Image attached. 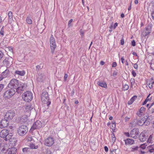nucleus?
I'll use <instances>...</instances> for the list:
<instances>
[{
    "mask_svg": "<svg viewBox=\"0 0 154 154\" xmlns=\"http://www.w3.org/2000/svg\"><path fill=\"white\" fill-rule=\"evenodd\" d=\"M41 99L42 102L44 104H47L49 106L51 104V102L49 101V98L48 92L43 91L41 94Z\"/></svg>",
    "mask_w": 154,
    "mask_h": 154,
    "instance_id": "obj_1",
    "label": "nucleus"
},
{
    "mask_svg": "<svg viewBox=\"0 0 154 154\" xmlns=\"http://www.w3.org/2000/svg\"><path fill=\"white\" fill-rule=\"evenodd\" d=\"M28 131L27 127L26 126L22 125L20 126L18 128L17 133L20 136H23L26 134Z\"/></svg>",
    "mask_w": 154,
    "mask_h": 154,
    "instance_id": "obj_2",
    "label": "nucleus"
},
{
    "mask_svg": "<svg viewBox=\"0 0 154 154\" xmlns=\"http://www.w3.org/2000/svg\"><path fill=\"white\" fill-rule=\"evenodd\" d=\"M23 98L26 102H29L32 99V94L29 91H27L23 94Z\"/></svg>",
    "mask_w": 154,
    "mask_h": 154,
    "instance_id": "obj_3",
    "label": "nucleus"
},
{
    "mask_svg": "<svg viewBox=\"0 0 154 154\" xmlns=\"http://www.w3.org/2000/svg\"><path fill=\"white\" fill-rule=\"evenodd\" d=\"M15 116V112L14 110H10L8 111L5 113L4 118L8 121L12 119Z\"/></svg>",
    "mask_w": 154,
    "mask_h": 154,
    "instance_id": "obj_4",
    "label": "nucleus"
},
{
    "mask_svg": "<svg viewBox=\"0 0 154 154\" xmlns=\"http://www.w3.org/2000/svg\"><path fill=\"white\" fill-rule=\"evenodd\" d=\"M15 90L14 89L11 88L10 89L6 91L4 94V97L5 98H10L15 93Z\"/></svg>",
    "mask_w": 154,
    "mask_h": 154,
    "instance_id": "obj_5",
    "label": "nucleus"
},
{
    "mask_svg": "<svg viewBox=\"0 0 154 154\" xmlns=\"http://www.w3.org/2000/svg\"><path fill=\"white\" fill-rule=\"evenodd\" d=\"M18 80L16 79H12L10 81V82L8 85V86L10 88L14 89L18 87Z\"/></svg>",
    "mask_w": 154,
    "mask_h": 154,
    "instance_id": "obj_6",
    "label": "nucleus"
},
{
    "mask_svg": "<svg viewBox=\"0 0 154 154\" xmlns=\"http://www.w3.org/2000/svg\"><path fill=\"white\" fill-rule=\"evenodd\" d=\"M54 140L52 137H48L44 140V144L48 146H52L54 143Z\"/></svg>",
    "mask_w": 154,
    "mask_h": 154,
    "instance_id": "obj_7",
    "label": "nucleus"
},
{
    "mask_svg": "<svg viewBox=\"0 0 154 154\" xmlns=\"http://www.w3.org/2000/svg\"><path fill=\"white\" fill-rule=\"evenodd\" d=\"M42 124L39 120H37L35 122L32 127L30 130L32 131L35 129H38L42 127Z\"/></svg>",
    "mask_w": 154,
    "mask_h": 154,
    "instance_id": "obj_8",
    "label": "nucleus"
},
{
    "mask_svg": "<svg viewBox=\"0 0 154 154\" xmlns=\"http://www.w3.org/2000/svg\"><path fill=\"white\" fill-rule=\"evenodd\" d=\"M139 134V129L138 128H134L130 132L131 137L135 139L137 138Z\"/></svg>",
    "mask_w": 154,
    "mask_h": 154,
    "instance_id": "obj_9",
    "label": "nucleus"
},
{
    "mask_svg": "<svg viewBox=\"0 0 154 154\" xmlns=\"http://www.w3.org/2000/svg\"><path fill=\"white\" fill-rule=\"evenodd\" d=\"M50 45L51 49L52 50H54L56 47L55 39L52 35L50 38Z\"/></svg>",
    "mask_w": 154,
    "mask_h": 154,
    "instance_id": "obj_10",
    "label": "nucleus"
},
{
    "mask_svg": "<svg viewBox=\"0 0 154 154\" xmlns=\"http://www.w3.org/2000/svg\"><path fill=\"white\" fill-rule=\"evenodd\" d=\"M8 121L5 119H2L0 122V128H4L6 127L8 125Z\"/></svg>",
    "mask_w": 154,
    "mask_h": 154,
    "instance_id": "obj_11",
    "label": "nucleus"
},
{
    "mask_svg": "<svg viewBox=\"0 0 154 154\" xmlns=\"http://www.w3.org/2000/svg\"><path fill=\"white\" fill-rule=\"evenodd\" d=\"M146 131H143L140 134L139 137V139L142 142H144L146 139Z\"/></svg>",
    "mask_w": 154,
    "mask_h": 154,
    "instance_id": "obj_12",
    "label": "nucleus"
},
{
    "mask_svg": "<svg viewBox=\"0 0 154 154\" xmlns=\"http://www.w3.org/2000/svg\"><path fill=\"white\" fill-rule=\"evenodd\" d=\"M8 131L5 129H3L0 133V136L2 138H6L8 133Z\"/></svg>",
    "mask_w": 154,
    "mask_h": 154,
    "instance_id": "obj_13",
    "label": "nucleus"
},
{
    "mask_svg": "<svg viewBox=\"0 0 154 154\" xmlns=\"http://www.w3.org/2000/svg\"><path fill=\"white\" fill-rule=\"evenodd\" d=\"M145 108L144 107H141L140 109L139 110V111L137 112V115L139 117H141L142 114L145 112Z\"/></svg>",
    "mask_w": 154,
    "mask_h": 154,
    "instance_id": "obj_14",
    "label": "nucleus"
},
{
    "mask_svg": "<svg viewBox=\"0 0 154 154\" xmlns=\"http://www.w3.org/2000/svg\"><path fill=\"white\" fill-rule=\"evenodd\" d=\"M17 150V149L14 147L9 148L8 151V154H15Z\"/></svg>",
    "mask_w": 154,
    "mask_h": 154,
    "instance_id": "obj_15",
    "label": "nucleus"
},
{
    "mask_svg": "<svg viewBox=\"0 0 154 154\" xmlns=\"http://www.w3.org/2000/svg\"><path fill=\"white\" fill-rule=\"evenodd\" d=\"M107 125H111L110 126V128L112 130V131L113 132H114L116 130V123L115 122H112V123L110 124L109 122H108L107 124Z\"/></svg>",
    "mask_w": 154,
    "mask_h": 154,
    "instance_id": "obj_16",
    "label": "nucleus"
},
{
    "mask_svg": "<svg viewBox=\"0 0 154 154\" xmlns=\"http://www.w3.org/2000/svg\"><path fill=\"white\" fill-rule=\"evenodd\" d=\"M125 141L126 145H131L134 143V140L129 138H128L127 140H125Z\"/></svg>",
    "mask_w": 154,
    "mask_h": 154,
    "instance_id": "obj_17",
    "label": "nucleus"
},
{
    "mask_svg": "<svg viewBox=\"0 0 154 154\" xmlns=\"http://www.w3.org/2000/svg\"><path fill=\"white\" fill-rule=\"evenodd\" d=\"M146 122V121L143 118H141L137 121V124L138 125L142 126Z\"/></svg>",
    "mask_w": 154,
    "mask_h": 154,
    "instance_id": "obj_18",
    "label": "nucleus"
},
{
    "mask_svg": "<svg viewBox=\"0 0 154 154\" xmlns=\"http://www.w3.org/2000/svg\"><path fill=\"white\" fill-rule=\"evenodd\" d=\"M145 35H147L150 33L151 30V27L150 26H148L145 28Z\"/></svg>",
    "mask_w": 154,
    "mask_h": 154,
    "instance_id": "obj_19",
    "label": "nucleus"
},
{
    "mask_svg": "<svg viewBox=\"0 0 154 154\" xmlns=\"http://www.w3.org/2000/svg\"><path fill=\"white\" fill-rule=\"evenodd\" d=\"M15 73L20 76H23L25 74V72L23 70L21 71L16 70L15 71Z\"/></svg>",
    "mask_w": 154,
    "mask_h": 154,
    "instance_id": "obj_20",
    "label": "nucleus"
},
{
    "mask_svg": "<svg viewBox=\"0 0 154 154\" xmlns=\"http://www.w3.org/2000/svg\"><path fill=\"white\" fill-rule=\"evenodd\" d=\"M90 143L91 149L93 150H94L96 149L97 147V145L95 144L94 142H91Z\"/></svg>",
    "mask_w": 154,
    "mask_h": 154,
    "instance_id": "obj_21",
    "label": "nucleus"
},
{
    "mask_svg": "<svg viewBox=\"0 0 154 154\" xmlns=\"http://www.w3.org/2000/svg\"><path fill=\"white\" fill-rule=\"evenodd\" d=\"M9 71L8 69H6L5 71L3 72L1 74V76L4 78L6 77L8 75Z\"/></svg>",
    "mask_w": 154,
    "mask_h": 154,
    "instance_id": "obj_22",
    "label": "nucleus"
},
{
    "mask_svg": "<svg viewBox=\"0 0 154 154\" xmlns=\"http://www.w3.org/2000/svg\"><path fill=\"white\" fill-rule=\"evenodd\" d=\"M147 149L151 153H153L154 154V145H152L147 147Z\"/></svg>",
    "mask_w": 154,
    "mask_h": 154,
    "instance_id": "obj_23",
    "label": "nucleus"
},
{
    "mask_svg": "<svg viewBox=\"0 0 154 154\" xmlns=\"http://www.w3.org/2000/svg\"><path fill=\"white\" fill-rule=\"evenodd\" d=\"M137 98V96H134L128 102V105L131 104Z\"/></svg>",
    "mask_w": 154,
    "mask_h": 154,
    "instance_id": "obj_24",
    "label": "nucleus"
},
{
    "mask_svg": "<svg viewBox=\"0 0 154 154\" xmlns=\"http://www.w3.org/2000/svg\"><path fill=\"white\" fill-rule=\"evenodd\" d=\"M24 88H21V87H18L16 89V92L19 93L21 94L22 92L24 91Z\"/></svg>",
    "mask_w": 154,
    "mask_h": 154,
    "instance_id": "obj_25",
    "label": "nucleus"
},
{
    "mask_svg": "<svg viewBox=\"0 0 154 154\" xmlns=\"http://www.w3.org/2000/svg\"><path fill=\"white\" fill-rule=\"evenodd\" d=\"M29 146L31 149H37L38 147V146H35V144L32 143H30L29 144Z\"/></svg>",
    "mask_w": 154,
    "mask_h": 154,
    "instance_id": "obj_26",
    "label": "nucleus"
},
{
    "mask_svg": "<svg viewBox=\"0 0 154 154\" xmlns=\"http://www.w3.org/2000/svg\"><path fill=\"white\" fill-rule=\"evenodd\" d=\"M9 60V59L8 58H5V59L3 61V63L5 64H6L8 66H9L10 63Z\"/></svg>",
    "mask_w": 154,
    "mask_h": 154,
    "instance_id": "obj_27",
    "label": "nucleus"
},
{
    "mask_svg": "<svg viewBox=\"0 0 154 154\" xmlns=\"http://www.w3.org/2000/svg\"><path fill=\"white\" fill-rule=\"evenodd\" d=\"M44 76V75L42 73H39L38 77V80L39 81H42Z\"/></svg>",
    "mask_w": 154,
    "mask_h": 154,
    "instance_id": "obj_28",
    "label": "nucleus"
},
{
    "mask_svg": "<svg viewBox=\"0 0 154 154\" xmlns=\"http://www.w3.org/2000/svg\"><path fill=\"white\" fill-rule=\"evenodd\" d=\"M26 111L31 110L32 108L30 104L26 105L24 106Z\"/></svg>",
    "mask_w": 154,
    "mask_h": 154,
    "instance_id": "obj_29",
    "label": "nucleus"
},
{
    "mask_svg": "<svg viewBox=\"0 0 154 154\" xmlns=\"http://www.w3.org/2000/svg\"><path fill=\"white\" fill-rule=\"evenodd\" d=\"M8 16L10 21L12 20L13 19V14L12 12L9 11L8 13Z\"/></svg>",
    "mask_w": 154,
    "mask_h": 154,
    "instance_id": "obj_30",
    "label": "nucleus"
},
{
    "mask_svg": "<svg viewBox=\"0 0 154 154\" xmlns=\"http://www.w3.org/2000/svg\"><path fill=\"white\" fill-rule=\"evenodd\" d=\"M97 84L100 86L106 88V83L105 82H98Z\"/></svg>",
    "mask_w": 154,
    "mask_h": 154,
    "instance_id": "obj_31",
    "label": "nucleus"
},
{
    "mask_svg": "<svg viewBox=\"0 0 154 154\" xmlns=\"http://www.w3.org/2000/svg\"><path fill=\"white\" fill-rule=\"evenodd\" d=\"M154 83V82L152 81H150L149 82V83L148 84V86L150 89L152 88L153 86V83Z\"/></svg>",
    "mask_w": 154,
    "mask_h": 154,
    "instance_id": "obj_32",
    "label": "nucleus"
},
{
    "mask_svg": "<svg viewBox=\"0 0 154 154\" xmlns=\"http://www.w3.org/2000/svg\"><path fill=\"white\" fill-rule=\"evenodd\" d=\"M129 88V86L128 85H123L122 89L124 91L127 90Z\"/></svg>",
    "mask_w": 154,
    "mask_h": 154,
    "instance_id": "obj_33",
    "label": "nucleus"
},
{
    "mask_svg": "<svg viewBox=\"0 0 154 154\" xmlns=\"http://www.w3.org/2000/svg\"><path fill=\"white\" fill-rule=\"evenodd\" d=\"M26 21V22L29 24H31L32 22V20L29 17H27V18Z\"/></svg>",
    "mask_w": 154,
    "mask_h": 154,
    "instance_id": "obj_34",
    "label": "nucleus"
},
{
    "mask_svg": "<svg viewBox=\"0 0 154 154\" xmlns=\"http://www.w3.org/2000/svg\"><path fill=\"white\" fill-rule=\"evenodd\" d=\"M25 84L21 82H19V84L18 85V87H21V88H24Z\"/></svg>",
    "mask_w": 154,
    "mask_h": 154,
    "instance_id": "obj_35",
    "label": "nucleus"
},
{
    "mask_svg": "<svg viewBox=\"0 0 154 154\" xmlns=\"http://www.w3.org/2000/svg\"><path fill=\"white\" fill-rule=\"evenodd\" d=\"M11 136H12V135L11 133L9 134L8 133V135H7L6 138L5 139V140H9Z\"/></svg>",
    "mask_w": 154,
    "mask_h": 154,
    "instance_id": "obj_36",
    "label": "nucleus"
},
{
    "mask_svg": "<svg viewBox=\"0 0 154 154\" xmlns=\"http://www.w3.org/2000/svg\"><path fill=\"white\" fill-rule=\"evenodd\" d=\"M147 146V145L146 144V143H144L141 144L140 146V147L143 149H144L146 148Z\"/></svg>",
    "mask_w": 154,
    "mask_h": 154,
    "instance_id": "obj_37",
    "label": "nucleus"
},
{
    "mask_svg": "<svg viewBox=\"0 0 154 154\" xmlns=\"http://www.w3.org/2000/svg\"><path fill=\"white\" fill-rule=\"evenodd\" d=\"M41 64L40 65H38L36 66V70L38 71L40 69H42L43 68V66H41Z\"/></svg>",
    "mask_w": 154,
    "mask_h": 154,
    "instance_id": "obj_38",
    "label": "nucleus"
},
{
    "mask_svg": "<svg viewBox=\"0 0 154 154\" xmlns=\"http://www.w3.org/2000/svg\"><path fill=\"white\" fill-rule=\"evenodd\" d=\"M152 135H150L149 138L148 139V140H147V143H150L151 141H152Z\"/></svg>",
    "mask_w": 154,
    "mask_h": 154,
    "instance_id": "obj_39",
    "label": "nucleus"
},
{
    "mask_svg": "<svg viewBox=\"0 0 154 154\" xmlns=\"http://www.w3.org/2000/svg\"><path fill=\"white\" fill-rule=\"evenodd\" d=\"M116 140V138L114 135V134L113 133L112 137V140L113 143H114Z\"/></svg>",
    "mask_w": 154,
    "mask_h": 154,
    "instance_id": "obj_40",
    "label": "nucleus"
},
{
    "mask_svg": "<svg viewBox=\"0 0 154 154\" xmlns=\"http://www.w3.org/2000/svg\"><path fill=\"white\" fill-rule=\"evenodd\" d=\"M138 146H136L133 148H131V151L132 152H134L135 150H136L138 149Z\"/></svg>",
    "mask_w": 154,
    "mask_h": 154,
    "instance_id": "obj_41",
    "label": "nucleus"
},
{
    "mask_svg": "<svg viewBox=\"0 0 154 154\" xmlns=\"http://www.w3.org/2000/svg\"><path fill=\"white\" fill-rule=\"evenodd\" d=\"M4 85L2 84H0V92L3 89L4 87Z\"/></svg>",
    "mask_w": 154,
    "mask_h": 154,
    "instance_id": "obj_42",
    "label": "nucleus"
},
{
    "mask_svg": "<svg viewBox=\"0 0 154 154\" xmlns=\"http://www.w3.org/2000/svg\"><path fill=\"white\" fill-rule=\"evenodd\" d=\"M151 94H149V95L147 96V98L146 99V100H147V101H150L151 99H152V97H149L150 96V95Z\"/></svg>",
    "mask_w": 154,
    "mask_h": 154,
    "instance_id": "obj_43",
    "label": "nucleus"
},
{
    "mask_svg": "<svg viewBox=\"0 0 154 154\" xmlns=\"http://www.w3.org/2000/svg\"><path fill=\"white\" fill-rule=\"evenodd\" d=\"M4 27H3L2 28V29L1 30V31H0L1 35H4Z\"/></svg>",
    "mask_w": 154,
    "mask_h": 154,
    "instance_id": "obj_44",
    "label": "nucleus"
},
{
    "mask_svg": "<svg viewBox=\"0 0 154 154\" xmlns=\"http://www.w3.org/2000/svg\"><path fill=\"white\" fill-rule=\"evenodd\" d=\"M29 149V148H27V147H25V148H23V151L24 152H27L28 150Z\"/></svg>",
    "mask_w": 154,
    "mask_h": 154,
    "instance_id": "obj_45",
    "label": "nucleus"
},
{
    "mask_svg": "<svg viewBox=\"0 0 154 154\" xmlns=\"http://www.w3.org/2000/svg\"><path fill=\"white\" fill-rule=\"evenodd\" d=\"M73 21V20L72 19H70L68 22V27L70 26V24Z\"/></svg>",
    "mask_w": 154,
    "mask_h": 154,
    "instance_id": "obj_46",
    "label": "nucleus"
},
{
    "mask_svg": "<svg viewBox=\"0 0 154 154\" xmlns=\"http://www.w3.org/2000/svg\"><path fill=\"white\" fill-rule=\"evenodd\" d=\"M118 25V23H115L113 26H111L112 27V28L113 27V29H115L117 26Z\"/></svg>",
    "mask_w": 154,
    "mask_h": 154,
    "instance_id": "obj_47",
    "label": "nucleus"
},
{
    "mask_svg": "<svg viewBox=\"0 0 154 154\" xmlns=\"http://www.w3.org/2000/svg\"><path fill=\"white\" fill-rule=\"evenodd\" d=\"M131 73H132V75H133V76L134 77H135L136 76V73L135 72V71H134V70H133L132 71Z\"/></svg>",
    "mask_w": 154,
    "mask_h": 154,
    "instance_id": "obj_48",
    "label": "nucleus"
},
{
    "mask_svg": "<svg viewBox=\"0 0 154 154\" xmlns=\"http://www.w3.org/2000/svg\"><path fill=\"white\" fill-rule=\"evenodd\" d=\"M124 43V40L123 38H122L120 40V44L122 45H123Z\"/></svg>",
    "mask_w": 154,
    "mask_h": 154,
    "instance_id": "obj_49",
    "label": "nucleus"
},
{
    "mask_svg": "<svg viewBox=\"0 0 154 154\" xmlns=\"http://www.w3.org/2000/svg\"><path fill=\"white\" fill-rule=\"evenodd\" d=\"M117 63L116 62H113L112 63V67H115L117 66Z\"/></svg>",
    "mask_w": 154,
    "mask_h": 154,
    "instance_id": "obj_50",
    "label": "nucleus"
},
{
    "mask_svg": "<svg viewBox=\"0 0 154 154\" xmlns=\"http://www.w3.org/2000/svg\"><path fill=\"white\" fill-rule=\"evenodd\" d=\"M122 63V64H124L125 62V60L124 57H122L121 58Z\"/></svg>",
    "mask_w": 154,
    "mask_h": 154,
    "instance_id": "obj_51",
    "label": "nucleus"
},
{
    "mask_svg": "<svg viewBox=\"0 0 154 154\" xmlns=\"http://www.w3.org/2000/svg\"><path fill=\"white\" fill-rule=\"evenodd\" d=\"M3 54L2 52L0 51V60L2 58L3 56Z\"/></svg>",
    "mask_w": 154,
    "mask_h": 154,
    "instance_id": "obj_52",
    "label": "nucleus"
},
{
    "mask_svg": "<svg viewBox=\"0 0 154 154\" xmlns=\"http://www.w3.org/2000/svg\"><path fill=\"white\" fill-rule=\"evenodd\" d=\"M68 75L66 74H65L64 76V80L65 81L67 80V78L68 77Z\"/></svg>",
    "mask_w": 154,
    "mask_h": 154,
    "instance_id": "obj_53",
    "label": "nucleus"
},
{
    "mask_svg": "<svg viewBox=\"0 0 154 154\" xmlns=\"http://www.w3.org/2000/svg\"><path fill=\"white\" fill-rule=\"evenodd\" d=\"M131 45L133 46H134L135 45L136 43L133 40L132 41Z\"/></svg>",
    "mask_w": 154,
    "mask_h": 154,
    "instance_id": "obj_54",
    "label": "nucleus"
},
{
    "mask_svg": "<svg viewBox=\"0 0 154 154\" xmlns=\"http://www.w3.org/2000/svg\"><path fill=\"white\" fill-rule=\"evenodd\" d=\"M134 67L135 69H137L138 67L137 64L136 63L134 64Z\"/></svg>",
    "mask_w": 154,
    "mask_h": 154,
    "instance_id": "obj_55",
    "label": "nucleus"
},
{
    "mask_svg": "<svg viewBox=\"0 0 154 154\" xmlns=\"http://www.w3.org/2000/svg\"><path fill=\"white\" fill-rule=\"evenodd\" d=\"M124 134L127 137H130V134L128 132H125V133Z\"/></svg>",
    "mask_w": 154,
    "mask_h": 154,
    "instance_id": "obj_56",
    "label": "nucleus"
},
{
    "mask_svg": "<svg viewBox=\"0 0 154 154\" xmlns=\"http://www.w3.org/2000/svg\"><path fill=\"white\" fill-rule=\"evenodd\" d=\"M130 119V118L128 117H125V122H127Z\"/></svg>",
    "mask_w": 154,
    "mask_h": 154,
    "instance_id": "obj_57",
    "label": "nucleus"
},
{
    "mask_svg": "<svg viewBox=\"0 0 154 154\" xmlns=\"http://www.w3.org/2000/svg\"><path fill=\"white\" fill-rule=\"evenodd\" d=\"M147 99L145 100L144 101V102L143 103L142 105H145L147 103V102H148L147 101Z\"/></svg>",
    "mask_w": 154,
    "mask_h": 154,
    "instance_id": "obj_58",
    "label": "nucleus"
},
{
    "mask_svg": "<svg viewBox=\"0 0 154 154\" xmlns=\"http://www.w3.org/2000/svg\"><path fill=\"white\" fill-rule=\"evenodd\" d=\"M129 65L128 63L127 60H126L125 61V65L126 66H128Z\"/></svg>",
    "mask_w": 154,
    "mask_h": 154,
    "instance_id": "obj_59",
    "label": "nucleus"
},
{
    "mask_svg": "<svg viewBox=\"0 0 154 154\" xmlns=\"http://www.w3.org/2000/svg\"><path fill=\"white\" fill-rule=\"evenodd\" d=\"M152 19L154 20V11H153L152 14Z\"/></svg>",
    "mask_w": 154,
    "mask_h": 154,
    "instance_id": "obj_60",
    "label": "nucleus"
},
{
    "mask_svg": "<svg viewBox=\"0 0 154 154\" xmlns=\"http://www.w3.org/2000/svg\"><path fill=\"white\" fill-rule=\"evenodd\" d=\"M131 3L130 5L128 8V10L130 11V10H131Z\"/></svg>",
    "mask_w": 154,
    "mask_h": 154,
    "instance_id": "obj_61",
    "label": "nucleus"
},
{
    "mask_svg": "<svg viewBox=\"0 0 154 154\" xmlns=\"http://www.w3.org/2000/svg\"><path fill=\"white\" fill-rule=\"evenodd\" d=\"M125 17V15L124 14L122 13L121 15V17L122 18H123Z\"/></svg>",
    "mask_w": 154,
    "mask_h": 154,
    "instance_id": "obj_62",
    "label": "nucleus"
},
{
    "mask_svg": "<svg viewBox=\"0 0 154 154\" xmlns=\"http://www.w3.org/2000/svg\"><path fill=\"white\" fill-rule=\"evenodd\" d=\"M104 62H103V61H101L100 62V64L101 65H104Z\"/></svg>",
    "mask_w": 154,
    "mask_h": 154,
    "instance_id": "obj_63",
    "label": "nucleus"
},
{
    "mask_svg": "<svg viewBox=\"0 0 154 154\" xmlns=\"http://www.w3.org/2000/svg\"><path fill=\"white\" fill-rule=\"evenodd\" d=\"M138 3V0H135V1H134V3L135 4H137Z\"/></svg>",
    "mask_w": 154,
    "mask_h": 154,
    "instance_id": "obj_64",
    "label": "nucleus"
}]
</instances>
